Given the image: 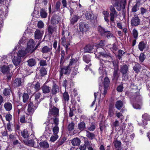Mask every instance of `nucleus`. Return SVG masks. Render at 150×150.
Segmentation results:
<instances>
[{
  "label": "nucleus",
  "mask_w": 150,
  "mask_h": 150,
  "mask_svg": "<svg viewBox=\"0 0 150 150\" xmlns=\"http://www.w3.org/2000/svg\"><path fill=\"white\" fill-rule=\"evenodd\" d=\"M41 93L40 92L35 93L34 96L35 97V104L38 105L39 103L38 100H39Z\"/></svg>",
  "instance_id": "nucleus-38"
},
{
  "label": "nucleus",
  "mask_w": 150,
  "mask_h": 150,
  "mask_svg": "<svg viewBox=\"0 0 150 150\" xmlns=\"http://www.w3.org/2000/svg\"><path fill=\"white\" fill-rule=\"evenodd\" d=\"M25 144L29 146L35 147L34 145V140L31 139L27 141H24Z\"/></svg>",
  "instance_id": "nucleus-33"
},
{
  "label": "nucleus",
  "mask_w": 150,
  "mask_h": 150,
  "mask_svg": "<svg viewBox=\"0 0 150 150\" xmlns=\"http://www.w3.org/2000/svg\"><path fill=\"white\" fill-rule=\"evenodd\" d=\"M40 74L42 76H44L47 74V71L45 69L44 67H41L40 70Z\"/></svg>",
  "instance_id": "nucleus-51"
},
{
  "label": "nucleus",
  "mask_w": 150,
  "mask_h": 150,
  "mask_svg": "<svg viewBox=\"0 0 150 150\" xmlns=\"http://www.w3.org/2000/svg\"><path fill=\"white\" fill-rule=\"evenodd\" d=\"M35 105H34L33 103L31 102H30L28 104V111L30 114L32 115L34 112L35 110L36 109V104H35Z\"/></svg>",
  "instance_id": "nucleus-12"
},
{
  "label": "nucleus",
  "mask_w": 150,
  "mask_h": 150,
  "mask_svg": "<svg viewBox=\"0 0 150 150\" xmlns=\"http://www.w3.org/2000/svg\"><path fill=\"white\" fill-rule=\"evenodd\" d=\"M14 55V57L12 59V62L13 64L15 66H18L20 65L21 62V59L20 57L16 55L15 54L13 53V55Z\"/></svg>",
  "instance_id": "nucleus-9"
},
{
  "label": "nucleus",
  "mask_w": 150,
  "mask_h": 150,
  "mask_svg": "<svg viewBox=\"0 0 150 150\" xmlns=\"http://www.w3.org/2000/svg\"><path fill=\"white\" fill-rule=\"evenodd\" d=\"M41 89L42 93L44 94L49 93L51 91V88L45 84L42 86Z\"/></svg>",
  "instance_id": "nucleus-18"
},
{
  "label": "nucleus",
  "mask_w": 150,
  "mask_h": 150,
  "mask_svg": "<svg viewBox=\"0 0 150 150\" xmlns=\"http://www.w3.org/2000/svg\"><path fill=\"white\" fill-rule=\"evenodd\" d=\"M83 61L87 63H88L91 61V56L89 55H83Z\"/></svg>",
  "instance_id": "nucleus-45"
},
{
  "label": "nucleus",
  "mask_w": 150,
  "mask_h": 150,
  "mask_svg": "<svg viewBox=\"0 0 150 150\" xmlns=\"http://www.w3.org/2000/svg\"><path fill=\"white\" fill-rule=\"evenodd\" d=\"M52 47L49 48L46 46H44L42 49L41 52L43 53H47L50 52L51 53Z\"/></svg>",
  "instance_id": "nucleus-31"
},
{
  "label": "nucleus",
  "mask_w": 150,
  "mask_h": 150,
  "mask_svg": "<svg viewBox=\"0 0 150 150\" xmlns=\"http://www.w3.org/2000/svg\"><path fill=\"white\" fill-rule=\"evenodd\" d=\"M52 131L53 133V134H57L59 131V128L58 126L57 125H55L54 127L52 128Z\"/></svg>",
  "instance_id": "nucleus-57"
},
{
  "label": "nucleus",
  "mask_w": 150,
  "mask_h": 150,
  "mask_svg": "<svg viewBox=\"0 0 150 150\" xmlns=\"http://www.w3.org/2000/svg\"><path fill=\"white\" fill-rule=\"evenodd\" d=\"M5 118L6 120L10 122L12 120V116L10 114L8 113L6 115Z\"/></svg>",
  "instance_id": "nucleus-59"
},
{
  "label": "nucleus",
  "mask_w": 150,
  "mask_h": 150,
  "mask_svg": "<svg viewBox=\"0 0 150 150\" xmlns=\"http://www.w3.org/2000/svg\"><path fill=\"white\" fill-rule=\"evenodd\" d=\"M61 3L59 1H57L55 5L54 8V11H59L61 10Z\"/></svg>",
  "instance_id": "nucleus-43"
},
{
  "label": "nucleus",
  "mask_w": 150,
  "mask_h": 150,
  "mask_svg": "<svg viewBox=\"0 0 150 150\" xmlns=\"http://www.w3.org/2000/svg\"><path fill=\"white\" fill-rule=\"evenodd\" d=\"M120 72L122 74L123 81H126L128 79L127 73L129 71V67L127 64L122 65L120 67Z\"/></svg>",
  "instance_id": "nucleus-1"
},
{
  "label": "nucleus",
  "mask_w": 150,
  "mask_h": 150,
  "mask_svg": "<svg viewBox=\"0 0 150 150\" xmlns=\"http://www.w3.org/2000/svg\"><path fill=\"white\" fill-rule=\"evenodd\" d=\"M28 85L29 86H31L32 87H33L36 92L39 91L40 89V84L38 82L35 83H29L28 84Z\"/></svg>",
  "instance_id": "nucleus-13"
},
{
  "label": "nucleus",
  "mask_w": 150,
  "mask_h": 150,
  "mask_svg": "<svg viewBox=\"0 0 150 150\" xmlns=\"http://www.w3.org/2000/svg\"><path fill=\"white\" fill-rule=\"evenodd\" d=\"M122 114V110L120 112H116L115 114V115L116 117L118 118H120V120H122L124 119L123 116Z\"/></svg>",
  "instance_id": "nucleus-58"
},
{
  "label": "nucleus",
  "mask_w": 150,
  "mask_h": 150,
  "mask_svg": "<svg viewBox=\"0 0 150 150\" xmlns=\"http://www.w3.org/2000/svg\"><path fill=\"white\" fill-rule=\"evenodd\" d=\"M114 110L115 109L113 107L110 106L108 112V114L110 117H111L114 115Z\"/></svg>",
  "instance_id": "nucleus-46"
},
{
  "label": "nucleus",
  "mask_w": 150,
  "mask_h": 150,
  "mask_svg": "<svg viewBox=\"0 0 150 150\" xmlns=\"http://www.w3.org/2000/svg\"><path fill=\"white\" fill-rule=\"evenodd\" d=\"M0 68L1 71L4 74H8L9 72V67L8 66L3 65Z\"/></svg>",
  "instance_id": "nucleus-21"
},
{
  "label": "nucleus",
  "mask_w": 150,
  "mask_h": 150,
  "mask_svg": "<svg viewBox=\"0 0 150 150\" xmlns=\"http://www.w3.org/2000/svg\"><path fill=\"white\" fill-rule=\"evenodd\" d=\"M124 104V103L122 101L118 100L116 102L115 107L118 110H120L122 109Z\"/></svg>",
  "instance_id": "nucleus-23"
},
{
  "label": "nucleus",
  "mask_w": 150,
  "mask_h": 150,
  "mask_svg": "<svg viewBox=\"0 0 150 150\" xmlns=\"http://www.w3.org/2000/svg\"><path fill=\"white\" fill-rule=\"evenodd\" d=\"M110 81L108 77H105L104 80L103 86L104 88H107L109 85Z\"/></svg>",
  "instance_id": "nucleus-37"
},
{
  "label": "nucleus",
  "mask_w": 150,
  "mask_h": 150,
  "mask_svg": "<svg viewBox=\"0 0 150 150\" xmlns=\"http://www.w3.org/2000/svg\"><path fill=\"white\" fill-rule=\"evenodd\" d=\"M141 14L144 17V18H146L148 20V21H146L144 24L145 26L142 27V28L145 29L149 27L150 25V22L149 21V14H148V11L145 8L143 7H141L140 8Z\"/></svg>",
  "instance_id": "nucleus-2"
},
{
  "label": "nucleus",
  "mask_w": 150,
  "mask_h": 150,
  "mask_svg": "<svg viewBox=\"0 0 150 150\" xmlns=\"http://www.w3.org/2000/svg\"><path fill=\"white\" fill-rule=\"evenodd\" d=\"M7 13L8 11H5V13H4L3 12L1 13L0 14V18L2 19L6 18L7 15Z\"/></svg>",
  "instance_id": "nucleus-64"
},
{
  "label": "nucleus",
  "mask_w": 150,
  "mask_h": 150,
  "mask_svg": "<svg viewBox=\"0 0 150 150\" xmlns=\"http://www.w3.org/2000/svg\"><path fill=\"white\" fill-rule=\"evenodd\" d=\"M35 44L33 40H30L28 42L27 47L25 49L27 53H31L35 50L34 48Z\"/></svg>",
  "instance_id": "nucleus-6"
},
{
  "label": "nucleus",
  "mask_w": 150,
  "mask_h": 150,
  "mask_svg": "<svg viewBox=\"0 0 150 150\" xmlns=\"http://www.w3.org/2000/svg\"><path fill=\"white\" fill-rule=\"evenodd\" d=\"M11 90L10 88H5L4 90L3 93L5 96H9L10 94Z\"/></svg>",
  "instance_id": "nucleus-53"
},
{
  "label": "nucleus",
  "mask_w": 150,
  "mask_h": 150,
  "mask_svg": "<svg viewBox=\"0 0 150 150\" xmlns=\"http://www.w3.org/2000/svg\"><path fill=\"white\" fill-rule=\"evenodd\" d=\"M79 27L80 31L83 33L87 32L89 30L88 24L83 22H81L79 23Z\"/></svg>",
  "instance_id": "nucleus-7"
},
{
  "label": "nucleus",
  "mask_w": 150,
  "mask_h": 150,
  "mask_svg": "<svg viewBox=\"0 0 150 150\" xmlns=\"http://www.w3.org/2000/svg\"><path fill=\"white\" fill-rule=\"evenodd\" d=\"M39 145L41 147L44 149L48 148L49 146L48 143L45 141L40 142L39 143Z\"/></svg>",
  "instance_id": "nucleus-42"
},
{
  "label": "nucleus",
  "mask_w": 150,
  "mask_h": 150,
  "mask_svg": "<svg viewBox=\"0 0 150 150\" xmlns=\"http://www.w3.org/2000/svg\"><path fill=\"white\" fill-rule=\"evenodd\" d=\"M86 128V124L83 122H81L78 124V129L82 131Z\"/></svg>",
  "instance_id": "nucleus-27"
},
{
  "label": "nucleus",
  "mask_w": 150,
  "mask_h": 150,
  "mask_svg": "<svg viewBox=\"0 0 150 150\" xmlns=\"http://www.w3.org/2000/svg\"><path fill=\"white\" fill-rule=\"evenodd\" d=\"M140 23V20L137 16L133 17L131 21V24L133 26H136L139 25Z\"/></svg>",
  "instance_id": "nucleus-11"
},
{
  "label": "nucleus",
  "mask_w": 150,
  "mask_h": 150,
  "mask_svg": "<svg viewBox=\"0 0 150 150\" xmlns=\"http://www.w3.org/2000/svg\"><path fill=\"white\" fill-rule=\"evenodd\" d=\"M102 13L104 15L105 21L108 23L109 21V19H108V18L109 16V13L106 11H103Z\"/></svg>",
  "instance_id": "nucleus-39"
},
{
  "label": "nucleus",
  "mask_w": 150,
  "mask_h": 150,
  "mask_svg": "<svg viewBox=\"0 0 150 150\" xmlns=\"http://www.w3.org/2000/svg\"><path fill=\"white\" fill-rule=\"evenodd\" d=\"M113 144L116 148L119 149L121 147V142L117 140V139L114 140Z\"/></svg>",
  "instance_id": "nucleus-35"
},
{
  "label": "nucleus",
  "mask_w": 150,
  "mask_h": 150,
  "mask_svg": "<svg viewBox=\"0 0 150 150\" xmlns=\"http://www.w3.org/2000/svg\"><path fill=\"white\" fill-rule=\"evenodd\" d=\"M98 30L101 35L103 36H105L106 33L108 31L100 26L98 27Z\"/></svg>",
  "instance_id": "nucleus-28"
},
{
  "label": "nucleus",
  "mask_w": 150,
  "mask_h": 150,
  "mask_svg": "<svg viewBox=\"0 0 150 150\" xmlns=\"http://www.w3.org/2000/svg\"><path fill=\"white\" fill-rule=\"evenodd\" d=\"M61 20V18L60 17L56 16L52 18L51 23L53 24H57Z\"/></svg>",
  "instance_id": "nucleus-24"
},
{
  "label": "nucleus",
  "mask_w": 150,
  "mask_h": 150,
  "mask_svg": "<svg viewBox=\"0 0 150 150\" xmlns=\"http://www.w3.org/2000/svg\"><path fill=\"white\" fill-rule=\"evenodd\" d=\"M132 34L133 37L135 39H137L138 37V32L137 30L135 29H134L132 30Z\"/></svg>",
  "instance_id": "nucleus-61"
},
{
  "label": "nucleus",
  "mask_w": 150,
  "mask_h": 150,
  "mask_svg": "<svg viewBox=\"0 0 150 150\" xmlns=\"http://www.w3.org/2000/svg\"><path fill=\"white\" fill-rule=\"evenodd\" d=\"M80 18V16L75 15H74L72 16H71L70 18V24L73 25L77 22Z\"/></svg>",
  "instance_id": "nucleus-15"
},
{
  "label": "nucleus",
  "mask_w": 150,
  "mask_h": 150,
  "mask_svg": "<svg viewBox=\"0 0 150 150\" xmlns=\"http://www.w3.org/2000/svg\"><path fill=\"white\" fill-rule=\"evenodd\" d=\"M23 80L20 78H17L14 81V84L15 86L19 87L22 86L23 84Z\"/></svg>",
  "instance_id": "nucleus-19"
},
{
  "label": "nucleus",
  "mask_w": 150,
  "mask_h": 150,
  "mask_svg": "<svg viewBox=\"0 0 150 150\" xmlns=\"http://www.w3.org/2000/svg\"><path fill=\"white\" fill-rule=\"evenodd\" d=\"M77 61L78 60L76 58L74 59L71 58L70 59L69 64L67 66L70 68H71V69L72 67V66L76 63L77 62Z\"/></svg>",
  "instance_id": "nucleus-36"
},
{
  "label": "nucleus",
  "mask_w": 150,
  "mask_h": 150,
  "mask_svg": "<svg viewBox=\"0 0 150 150\" xmlns=\"http://www.w3.org/2000/svg\"><path fill=\"white\" fill-rule=\"evenodd\" d=\"M86 136L90 140H92L95 138V134L92 132H89V131L86 130Z\"/></svg>",
  "instance_id": "nucleus-30"
},
{
  "label": "nucleus",
  "mask_w": 150,
  "mask_h": 150,
  "mask_svg": "<svg viewBox=\"0 0 150 150\" xmlns=\"http://www.w3.org/2000/svg\"><path fill=\"white\" fill-rule=\"evenodd\" d=\"M49 110L48 112L49 115H51L55 116H59V109L52 105L51 101L50 103Z\"/></svg>",
  "instance_id": "nucleus-3"
},
{
  "label": "nucleus",
  "mask_w": 150,
  "mask_h": 150,
  "mask_svg": "<svg viewBox=\"0 0 150 150\" xmlns=\"http://www.w3.org/2000/svg\"><path fill=\"white\" fill-rule=\"evenodd\" d=\"M66 138L65 137L60 138L59 140L56 142V145L57 147H59L62 145L65 141Z\"/></svg>",
  "instance_id": "nucleus-32"
},
{
  "label": "nucleus",
  "mask_w": 150,
  "mask_h": 150,
  "mask_svg": "<svg viewBox=\"0 0 150 150\" xmlns=\"http://www.w3.org/2000/svg\"><path fill=\"white\" fill-rule=\"evenodd\" d=\"M51 93L53 95H55L57 93L59 92V86L56 83H54L53 86L51 89Z\"/></svg>",
  "instance_id": "nucleus-16"
},
{
  "label": "nucleus",
  "mask_w": 150,
  "mask_h": 150,
  "mask_svg": "<svg viewBox=\"0 0 150 150\" xmlns=\"http://www.w3.org/2000/svg\"><path fill=\"white\" fill-rule=\"evenodd\" d=\"M132 95L130 97L131 99H134L137 102L140 101L142 100V97L140 95L139 92L135 93H130V95Z\"/></svg>",
  "instance_id": "nucleus-8"
},
{
  "label": "nucleus",
  "mask_w": 150,
  "mask_h": 150,
  "mask_svg": "<svg viewBox=\"0 0 150 150\" xmlns=\"http://www.w3.org/2000/svg\"><path fill=\"white\" fill-rule=\"evenodd\" d=\"M41 17L43 18H45L47 17V13L44 9H41L40 11Z\"/></svg>",
  "instance_id": "nucleus-41"
},
{
  "label": "nucleus",
  "mask_w": 150,
  "mask_h": 150,
  "mask_svg": "<svg viewBox=\"0 0 150 150\" xmlns=\"http://www.w3.org/2000/svg\"><path fill=\"white\" fill-rule=\"evenodd\" d=\"M113 69L114 71L113 72L112 79L117 81L119 77V74L118 73L119 68L117 66H115Z\"/></svg>",
  "instance_id": "nucleus-10"
},
{
  "label": "nucleus",
  "mask_w": 150,
  "mask_h": 150,
  "mask_svg": "<svg viewBox=\"0 0 150 150\" xmlns=\"http://www.w3.org/2000/svg\"><path fill=\"white\" fill-rule=\"evenodd\" d=\"M43 32L38 29H37L35 32V39H41L42 37Z\"/></svg>",
  "instance_id": "nucleus-17"
},
{
  "label": "nucleus",
  "mask_w": 150,
  "mask_h": 150,
  "mask_svg": "<svg viewBox=\"0 0 150 150\" xmlns=\"http://www.w3.org/2000/svg\"><path fill=\"white\" fill-rule=\"evenodd\" d=\"M22 136L24 138H27L29 137L28 132L27 129H24L21 132Z\"/></svg>",
  "instance_id": "nucleus-44"
},
{
  "label": "nucleus",
  "mask_w": 150,
  "mask_h": 150,
  "mask_svg": "<svg viewBox=\"0 0 150 150\" xmlns=\"http://www.w3.org/2000/svg\"><path fill=\"white\" fill-rule=\"evenodd\" d=\"M85 16L86 18L90 20H93L95 18L94 17L93 15L90 11L86 12L85 14Z\"/></svg>",
  "instance_id": "nucleus-26"
},
{
  "label": "nucleus",
  "mask_w": 150,
  "mask_h": 150,
  "mask_svg": "<svg viewBox=\"0 0 150 150\" xmlns=\"http://www.w3.org/2000/svg\"><path fill=\"white\" fill-rule=\"evenodd\" d=\"M14 53L16 55L20 57L24 56L27 53L26 51L21 50L19 51L18 53H16L15 51H13L10 54L11 56H13V54Z\"/></svg>",
  "instance_id": "nucleus-14"
},
{
  "label": "nucleus",
  "mask_w": 150,
  "mask_h": 150,
  "mask_svg": "<svg viewBox=\"0 0 150 150\" xmlns=\"http://www.w3.org/2000/svg\"><path fill=\"white\" fill-rule=\"evenodd\" d=\"M60 66V70H59V75L60 77L63 76V74L69 75L70 74L71 70V69L68 66H64L63 67Z\"/></svg>",
  "instance_id": "nucleus-4"
},
{
  "label": "nucleus",
  "mask_w": 150,
  "mask_h": 150,
  "mask_svg": "<svg viewBox=\"0 0 150 150\" xmlns=\"http://www.w3.org/2000/svg\"><path fill=\"white\" fill-rule=\"evenodd\" d=\"M145 57L144 54L143 53H141L139 57V60L140 62H143L144 59Z\"/></svg>",
  "instance_id": "nucleus-63"
},
{
  "label": "nucleus",
  "mask_w": 150,
  "mask_h": 150,
  "mask_svg": "<svg viewBox=\"0 0 150 150\" xmlns=\"http://www.w3.org/2000/svg\"><path fill=\"white\" fill-rule=\"evenodd\" d=\"M31 115H26V116H25L26 123H30L32 121V116Z\"/></svg>",
  "instance_id": "nucleus-60"
},
{
  "label": "nucleus",
  "mask_w": 150,
  "mask_h": 150,
  "mask_svg": "<svg viewBox=\"0 0 150 150\" xmlns=\"http://www.w3.org/2000/svg\"><path fill=\"white\" fill-rule=\"evenodd\" d=\"M59 137L58 135L57 134H53L50 138V141L52 142H54Z\"/></svg>",
  "instance_id": "nucleus-56"
},
{
  "label": "nucleus",
  "mask_w": 150,
  "mask_h": 150,
  "mask_svg": "<svg viewBox=\"0 0 150 150\" xmlns=\"http://www.w3.org/2000/svg\"><path fill=\"white\" fill-rule=\"evenodd\" d=\"M71 144L74 146H78L80 144L81 141L80 139L77 138H74L71 141Z\"/></svg>",
  "instance_id": "nucleus-22"
},
{
  "label": "nucleus",
  "mask_w": 150,
  "mask_h": 150,
  "mask_svg": "<svg viewBox=\"0 0 150 150\" xmlns=\"http://www.w3.org/2000/svg\"><path fill=\"white\" fill-rule=\"evenodd\" d=\"M29 96L28 94H26V92L23 93L22 97L23 102L24 103H27L28 102L29 98Z\"/></svg>",
  "instance_id": "nucleus-40"
},
{
  "label": "nucleus",
  "mask_w": 150,
  "mask_h": 150,
  "mask_svg": "<svg viewBox=\"0 0 150 150\" xmlns=\"http://www.w3.org/2000/svg\"><path fill=\"white\" fill-rule=\"evenodd\" d=\"M28 66L32 67L36 65V62L35 59L31 58L29 59L27 61Z\"/></svg>",
  "instance_id": "nucleus-25"
},
{
  "label": "nucleus",
  "mask_w": 150,
  "mask_h": 150,
  "mask_svg": "<svg viewBox=\"0 0 150 150\" xmlns=\"http://www.w3.org/2000/svg\"><path fill=\"white\" fill-rule=\"evenodd\" d=\"M125 53V52H124L123 50H119L118 51V54L117 55V57L120 60L122 57L123 56L124 54Z\"/></svg>",
  "instance_id": "nucleus-54"
},
{
  "label": "nucleus",
  "mask_w": 150,
  "mask_h": 150,
  "mask_svg": "<svg viewBox=\"0 0 150 150\" xmlns=\"http://www.w3.org/2000/svg\"><path fill=\"white\" fill-rule=\"evenodd\" d=\"M140 65L138 63H136L133 67V69L136 72H139V71Z\"/></svg>",
  "instance_id": "nucleus-55"
},
{
  "label": "nucleus",
  "mask_w": 150,
  "mask_h": 150,
  "mask_svg": "<svg viewBox=\"0 0 150 150\" xmlns=\"http://www.w3.org/2000/svg\"><path fill=\"white\" fill-rule=\"evenodd\" d=\"M113 6L115 7L116 9L118 11H120L121 9H124L125 8L126 4L124 5L123 7V3L120 0H113Z\"/></svg>",
  "instance_id": "nucleus-5"
},
{
  "label": "nucleus",
  "mask_w": 150,
  "mask_h": 150,
  "mask_svg": "<svg viewBox=\"0 0 150 150\" xmlns=\"http://www.w3.org/2000/svg\"><path fill=\"white\" fill-rule=\"evenodd\" d=\"M142 118L144 119L143 120V124L146 125L148 124L146 121H150V115L147 113H146L143 114L142 116Z\"/></svg>",
  "instance_id": "nucleus-20"
},
{
  "label": "nucleus",
  "mask_w": 150,
  "mask_h": 150,
  "mask_svg": "<svg viewBox=\"0 0 150 150\" xmlns=\"http://www.w3.org/2000/svg\"><path fill=\"white\" fill-rule=\"evenodd\" d=\"M48 31L50 35H52L53 32L55 31V28L54 27L51 25H49L48 27Z\"/></svg>",
  "instance_id": "nucleus-47"
},
{
  "label": "nucleus",
  "mask_w": 150,
  "mask_h": 150,
  "mask_svg": "<svg viewBox=\"0 0 150 150\" xmlns=\"http://www.w3.org/2000/svg\"><path fill=\"white\" fill-rule=\"evenodd\" d=\"M99 53L100 55H101L103 57H104L107 58L108 57H110V59H111V57L110 56V53H107L102 52H99Z\"/></svg>",
  "instance_id": "nucleus-62"
},
{
  "label": "nucleus",
  "mask_w": 150,
  "mask_h": 150,
  "mask_svg": "<svg viewBox=\"0 0 150 150\" xmlns=\"http://www.w3.org/2000/svg\"><path fill=\"white\" fill-rule=\"evenodd\" d=\"M69 96L67 92H65L63 94V100L68 102L69 100Z\"/></svg>",
  "instance_id": "nucleus-50"
},
{
  "label": "nucleus",
  "mask_w": 150,
  "mask_h": 150,
  "mask_svg": "<svg viewBox=\"0 0 150 150\" xmlns=\"http://www.w3.org/2000/svg\"><path fill=\"white\" fill-rule=\"evenodd\" d=\"M146 44L144 41L140 42L138 45L139 49L141 51H143L146 47Z\"/></svg>",
  "instance_id": "nucleus-34"
},
{
  "label": "nucleus",
  "mask_w": 150,
  "mask_h": 150,
  "mask_svg": "<svg viewBox=\"0 0 150 150\" xmlns=\"http://www.w3.org/2000/svg\"><path fill=\"white\" fill-rule=\"evenodd\" d=\"M75 124L73 122L70 123L67 126V128L69 131H71L74 129Z\"/></svg>",
  "instance_id": "nucleus-49"
},
{
  "label": "nucleus",
  "mask_w": 150,
  "mask_h": 150,
  "mask_svg": "<svg viewBox=\"0 0 150 150\" xmlns=\"http://www.w3.org/2000/svg\"><path fill=\"white\" fill-rule=\"evenodd\" d=\"M93 49V46L90 45H86L84 48L85 52H90Z\"/></svg>",
  "instance_id": "nucleus-48"
},
{
  "label": "nucleus",
  "mask_w": 150,
  "mask_h": 150,
  "mask_svg": "<svg viewBox=\"0 0 150 150\" xmlns=\"http://www.w3.org/2000/svg\"><path fill=\"white\" fill-rule=\"evenodd\" d=\"M4 106L6 111H10L12 109V105L10 102H6L4 104Z\"/></svg>",
  "instance_id": "nucleus-29"
},
{
  "label": "nucleus",
  "mask_w": 150,
  "mask_h": 150,
  "mask_svg": "<svg viewBox=\"0 0 150 150\" xmlns=\"http://www.w3.org/2000/svg\"><path fill=\"white\" fill-rule=\"evenodd\" d=\"M110 24L111 25H112V23H114V24H115V16H117V14H110Z\"/></svg>",
  "instance_id": "nucleus-52"
}]
</instances>
